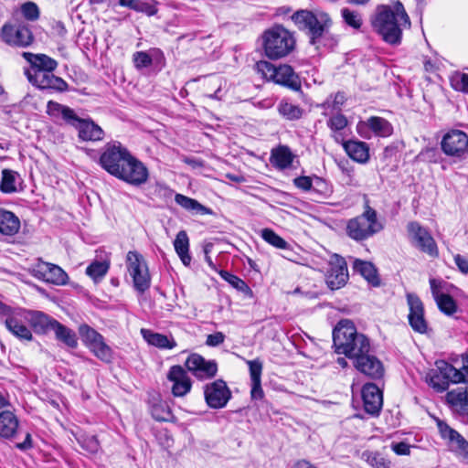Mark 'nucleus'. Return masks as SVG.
<instances>
[{
	"mask_svg": "<svg viewBox=\"0 0 468 468\" xmlns=\"http://www.w3.org/2000/svg\"><path fill=\"white\" fill-rule=\"evenodd\" d=\"M333 343L336 350L342 351H369V339L363 334H358L354 323L343 319L333 330Z\"/></svg>",
	"mask_w": 468,
	"mask_h": 468,
	"instance_id": "nucleus-5",
	"label": "nucleus"
},
{
	"mask_svg": "<svg viewBox=\"0 0 468 468\" xmlns=\"http://www.w3.org/2000/svg\"><path fill=\"white\" fill-rule=\"evenodd\" d=\"M294 186L304 191H310L313 189V180L309 176H298L293 180Z\"/></svg>",
	"mask_w": 468,
	"mask_h": 468,
	"instance_id": "nucleus-59",
	"label": "nucleus"
},
{
	"mask_svg": "<svg viewBox=\"0 0 468 468\" xmlns=\"http://www.w3.org/2000/svg\"><path fill=\"white\" fill-rule=\"evenodd\" d=\"M354 270L359 272L371 284L378 285L377 270L371 262L356 260L354 261Z\"/></svg>",
	"mask_w": 468,
	"mask_h": 468,
	"instance_id": "nucleus-37",
	"label": "nucleus"
},
{
	"mask_svg": "<svg viewBox=\"0 0 468 468\" xmlns=\"http://www.w3.org/2000/svg\"><path fill=\"white\" fill-rule=\"evenodd\" d=\"M449 446L468 461V441L459 432L449 442Z\"/></svg>",
	"mask_w": 468,
	"mask_h": 468,
	"instance_id": "nucleus-46",
	"label": "nucleus"
},
{
	"mask_svg": "<svg viewBox=\"0 0 468 468\" xmlns=\"http://www.w3.org/2000/svg\"><path fill=\"white\" fill-rule=\"evenodd\" d=\"M454 262L457 265L459 271L463 273H468V259L460 255L456 254L454 256Z\"/></svg>",
	"mask_w": 468,
	"mask_h": 468,
	"instance_id": "nucleus-62",
	"label": "nucleus"
},
{
	"mask_svg": "<svg viewBox=\"0 0 468 468\" xmlns=\"http://www.w3.org/2000/svg\"><path fill=\"white\" fill-rule=\"evenodd\" d=\"M224 335L220 332L216 334L208 335L207 337V344L209 346H217L224 341Z\"/></svg>",
	"mask_w": 468,
	"mask_h": 468,
	"instance_id": "nucleus-63",
	"label": "nucleus"
},
{
	"mask_svg": "<svg viewBox=\"0 0 468 468\" xmlns=\"http://www.w3.org/2000/svg\"><path fill=\"white\" fill-rule=\"evenodd\" d=\"M17 176L18 175L15 171L4 169L0 181V190L5 194L16 192Z\"/></svg>",
	"mask_w": 468,
	"mask_h": 468,
	"instance_id": "nucleus-41",
	"label": "nucleus"
},
{
	"mask_svg": "<svg viewBox=\"0 0 468 468\" xmlns=\"http://www.w3.org/2000/svg\"><path fill=\"white\" fill-rule=\"evenodd\" d=\"M409 306L408 321L410 327L417 333L424 334L428 330V322L425 319L424 305L420 298L412 292L406 295Z\"/></svg>",
	"mask_w": 468,
	"mask_h": 468,
	"instance_id": "nucleus-16",
	"label": "nucleus"
},
{
	"mask_svg": "<svg viewBox=\"0 0 468 468\" xmlns=\"http://www.w3.org/2000/svg\"><path fill=\"white\" fill-rule=\"evenodd\" d=\"M374 29L382 38L392 45L401 40L402 29L410 27V21L400 2H397L393 9L384 7L372 21Z\"/></svg>",
	"mask_w": 468,
	"mask_h": 468,
	"instance_id": "nucleus-2",
	"label": "nucleus"
},
{
	"mask_svg": "<svg viewBox=\"0 0 468 468\" xmlns=\"http://www.w3.org/2000/svg\"><path fill=\"white\" fill-rule=\"evenodd\" d=\"M21 12L23 16L30 21H35L39 16V9L37 5L33 2H27L22 5Z\"/></svg>",
	"mask_w": 468,
	"mask_h": 468,
	"instance_id": "nucleus-55",
	"label": "nucleus"
},
{
	"mask_svg": "<svg viewBox=\"0 0 468 468\" xmlns=\"http://www.w3.org/2000/svg\"><path fill=\"white\" fill-rule=\"evenodd\" d=\"M341 16L345 23L355 29H359L363 24L362 16L356 11L345 7L341 10Z\"/></svg>",
	"mask_w": 468,
	"mask_h": 468,
	"instance_id": "nucleus-45",
	"label": "nucleus"
},
{
	"mask_svg": "<svg viewBox=\"0 0 468 468\" xmlns=\"http://www.w3.org/2000/svg\"><path fill=\"white\" fill-rule=\"evenodd\" d=\"M78 441L81 448L90 453H96L100 449L99 441L94 435L82 436L81 438L78 439Z\"/></svg>",
	"mask_w": 468,
	"mask_h": 468,
	"instance_id": "nucleus-52",
	"label": "nucleus"
},
{
	"mask_svg": "<svg viewBox=\"0 0 468 468\" xmlns=\"http://www.w3.org/2000/svg\"><path fill=\"white\" fill-rule=\"evenodd\" d=\"M446 283L441 280L430 279V286L432 297L435 300L447 293L445 291Z\"/></svg>",
	"mask_w": 468,
	"mask_h": 468,
	"instance_id": "nucleus-56",
	"label": "nucleus"
},
{
	"mask_svg": "<svg viewBox=\"0 0 468 468\" xmlns=\"http://www.w3.org/2000/svg\"><path fill=\"white\" fill-rule=\"evenodd\" d=\"M71 125L79 131V137L83 141H100L103 138V130L92 121L77 116Z\"/></svg>",
	"mask_w": 468,
	"mask_h": 468,
	"instance_id": "nucleus-24",
	"label": "nucleus"
},
{
	"mask_svg": "<svg viewBox=\"0 0 468 468\" xmlns=\"http://www.w3.org/2000/svg\"><path fill=\"white\" fill-rule=\"evenodd\" d=\"M295 47L292 34L282 26H276L263 34V48L266 56L278 59L289 55Z\"/></svg>",
	"mask_w": 468,
	"mask_h": 468,
	"instance_id": "nucleus-6",
	"label": "nucleus"
},
{
	"mask_svg": "<svg viewBox=\"0 0 468 468\" xmlns=\"http://www.w3.org/2000/svg\"><path fill=\"white\" fill-rule=\"evenodd\" d=\"M362 399L366 412L378 416L382 409L383 396L376 384L367 383L363 386Z\"/></svg>",
	"mask_w": 468,
	"mask_h": 468,
	"instance_id": "nucleus-21",
	"label": "nucleus"
},
{
	"mask_svg": "<svg viewBox=\"0 0 468 468\" xmlns=\"http://www.w3.org/2000/svg\"><path fill=\"white\" fill-rule=\"evenodd\" d=\"M20 229L19 218L11 211L0 208V233L15 235Z\"/></svg>",
	"mask_w": 468,
	"mask_h": 468,
	"instance_id": "nucleus-31",
	"label": "nucleus"
},
{
	"mask_svg": "<svg viewBox=\"0 0 468 468\" xmlns=\"http://www.w3.org/2000/svg\"><path fill=\"white\" fill-rule=\"evenodd\" d=\"M27 322L36 333L46 334L52 331L57 320L39 311H27Z\"/></svg>",
	"mask_w": 468,
	"mask_h": 468,
	"instance_id": "nucleus-27",
	"label": "nucleus"
},
{
	"mask_svg": "<svg viewBox=\"0 0 468 468\" xmlns=\"http://www.w3.org/2000/svg\"><path fill=\"white\" fill-rule=\"evenodd\" d=\"M79 334L85 346L93 350L105 351L109 346L101 334L90 325L83 324L79 327Z\"/></svg>",
	"mask_w": 468,
	"mask_h": 468,
	"instance_id": "nucleus-25",
	"label": "nucleus"
},
{
	"mask_svg": "<svg viewBox=\"0 0 468 468\" xmlns=\"http://www.w3.org/2000/svg\"><path fill=\"white\" fill-rule=\"evenodd\" d=\"M292 160V154L287 146H279L271 151V162L279 169L288 168L291 166Z\"/></svg>",
	"mask_w": 468,
	"mask_h": 468,
	"instance_id": "nucleus-34",
	"label": "nucleus"
},
{
	"mask_svg": "<svg viewBox=\"0 0 468 468\" xmlns=\"http://www.w3.org/2000/svg\"><path fill=\"white\" fill-rule=\"evenodd\" d=\"M249 366L250 381L261 380L263 363L260 358L246 360Z\"/></svg>",
	"mask_w": 468,
	"mask_h": 468,
	"instance_id": "nucleus-51",
	"label": "nucleus"
},
{
	"mask_svg": "<svg viewBox=\"0 0 468 468\" xmlns=\"http://www.w3.org/2000/svg\"><path fill=\"white\" fill-rule=\"evenodd\" d=\"M18 426L19 420L13 411L5 410L0 412V438H13Z\"/></svg>",
	"mask_w": 468,
	"mask_h": 468,
	"instance_id": "nucleus-29",
	"label": "nucleus"
},
{
	"mask_svg": "<svg viewBox=\"0 0 468 468\" xmlns=\"http://www.w3.org/2000/svg\"><path fill=\"white\" fill-rule=\"evenodd\" d=\"M273 81L294 90H298L301 88V81L298 75L294 72L293 69L287 64L280 65L276 68Z\"/></svg>",
	"mask_w": 468,
	"mask_h": 468,
	"instance_id": "nucleus-26",
	"label": "nucleus"
},
{
	"mask_svg": "<svg viewBox=\"0 0 468 468\" xmlns=\"http://www.w3.org/2000/svg\"><path fill=\"white\" fill-rule=\"evenodd\" d=\"M141 334L144 339L151 346L158 348L173 349L176 346V343L173 337L165 335L154 333L149 329H142Z\"/></svg>",
	"mask_w": 468,
	"mask_h": 468,
	"instance_id": "nucleus-30",
	"label": "nucleus"
},
{
	"mask_svg": "<svg viewBox=\"0 0 468 468\" xmlns=\"http://www.w3.org/2000/svg\"><path fill=\"white\" fill-rule=\"evenodd\" d=\"M205 400L212 409H221L227 405L231 398V392L227 383L217 379L204 387Z\"/></svg>",
	"mask_w": 468,
	"mask_h": 468,
	"instance_id": "nucleus-15",
	"label": "nucleus"
},
{
	"mask_svg": "<svg viewBox=\"0 0 468 468\" xmlns=\"http://www.w3.org/2000/svg\"><path fill=\"white\" fill-rule=\"evenodd\" d=\"M451 86L457 91L468 94V74L456 72L451 77Z\"/></svg>",
	"mask_w": 468,
	"mask_h": 468,
	"instance_id": "nucleus-48",
	"label": "nucleus"
},
{
	"mask_svg": "<svg viewBox=\"0 0 468 468\" xmlns=\"http://www.w3.org/2000/svg\"><path fill=\"white\" fill-rule=\"evenodd\" d=\"M441 150L446 155L465 158L468 156V135L461 130L448 132L441 140Z\"/></svg>",
	"mask_w": 468,
	"mask_h": 468,
	"instance_id": "nucleus-12",
	"label": "nucleus"
},
{
	"mask_svg": "<svg viewBox=\"0 0 468 468\" xmlns=\"http://www.w3.org/2000/svg\"><path fill=\"white\" fill-rule=\"evenodd\" d=\"M2 38L9 45L26 47L29 45L33 37L30 30L26 27L4 26L2 28Z\"/></svg>",
	"mask_w": 468,
	"mask_h": 468,
	"instance_id": "nucleus-23",
	"label": "nucleus"
},
{
	"mask_svg": "<svg viewBox=\"0 0 468 468\" xmlns=\"http://www.w3.org/2000/svg\"><path fill=\"white\" fill-rule=\"evenodd\" d=\"M130 155V152L121 143H108L100 157V165L109 174L115 176L120 172L121 167H123Z\"/></svg>",
	"mask_w": 468,
	"mask_h": 468,
	"instance_id": "nucleus-7",
	"label": "nucleus"
},
{
	"mask_svg": "<svg viewBox=\"0 0 468 468\" xmlns=\"http://www.w3.org/2000/svg\"><path fill=\"white\" fill-rule=\"evenodd\" d=\"M276 68L271 62L266 60L258 61L255 64L256 71L262 76L263 79L267 80H272L275 77Z\"/></svg>",
	"mask_w": 468,
	"mask_h": 468,
	"instance_id": "nucleus-49",
	"label": "nucleus"
},
{
	"mask_svg": "<svg viewBox=\"0 0 468 468\" xmlns=\"http://www.w3.org/2000/svg\"><path fill=\"white\" fill-rule=\"evenodd\" d=\"M175 201L176 204L181 206L183 208L188 211H194L197 214L200 215H211L212 210L202 204H200L197 200L184 196L182 194H176L175 197Z\"/></svg>",
	"mask_w": 468,
	"mask_h": 468,
	"instance_id": "nucleus-35",
	"label": "nucleus"
},
{
	"mask_svg": "<svg viewBox=\"0 0 468 468\" xmlns=\"http://www.w3.org/2000/svg\"><path fill=\"white\" fill-rule=\"evenodd\" d=\"M110 268L109 261H94L86 269V274L94 282L101 280Z\"/></svg>",
	"mask_w": 468,
	"mask_h": 468,
	"instance_id": "nucleus-39",
	"label": "nucleus"
},
{
	"mask_svg": "<svg viewBox=\"0 0 468 468\" xmlns=\"http://www.w3.org/2000/svg\"><path fill=\"white\" fill-rule=\"evenodd\" d=\"M115 177L131 185L140 186L147 181L148 170L142 162L131 154Z\"/></svg>",
	"mask_w": 468,
	"mask_h": 468,
	"instance_id": "nucleus-14",
	"label": "nucleus"
},
{
	"mask_svg": "<svg viewBox=\"0 0 468 468\" xmlns=\"http://www.w3.org/2000/svg\"><path fill=\"white\" fill-rule=\"evenodd\" d=\"M23 57L30 66L25 70L28 81L40 90H53L65 91L68 90L67 82L60 77L54 75L58 62L45 54H33L24 52Z\"/></svg>",
	"mask_w": 468,
	"mask_h": 468,
	"instance_id": "nucleus-1",
	"label": "nucleus"
},
{
	"mask_svg": "<svg viewBox=\"0 0 468 468\" xmlns=\"http://www.w3.org/2000/svg\"><path fill=\"white\" fill-rule=\"evenodd\" d=\"M278 112L286 120H299L303 113V110L292 102L282 101L278 105Z\"/></svg>",
	"mask_w": 468,
	"mask_h": 468,
	"instance_id": "nucleus-38",
	"label": "nucleus"
},
{
	"mask_svg": "<svg viewBox=\"0 0 468 468\" xmlns=\"http://www.w3.org/2000/svg\"><path fill=\"white\" fill-rule=\"evenodd\" d=\"M186 367L197 378L206 379L216 376L218 365L213 360H206L197 353L191 354L186 360Z\"/></svg>",
	"mask_w": 468,
	"mask_h": 468,
	"instance_id": "nucleus-19",
	"label": "nucleus"
},
{
	"mask_svg": "<svg viewBox=\"0 0 468 468\" xmlns=\"http://www.w3.org/2000/svg\"><path fill=\"white\" fill-rule=\"evenodd\" d=\"M437 426L441 438L447 440L448 443L452 441L454 435L457 434L455 430L441 420H437Z\"/></svg>",
	"mask_w": 468,
	"mask_h": 468,
	"instance_id": "nucleus-58",
	"label": "nucleus"
},
{
	"mask_svg": "<svg viewBox=\"0 0 468 468\" xmlns=\"http://www.w3.org/2000/svg\"><path fill=\"white\" fill-rule=\"evenodd\" d=\"M328 126L334 131H341L347 125V120L345 115L337 113L328 120Z\"/></svg>",
	"mask_w": 468,
	"mask_h": 468,
	"instance_id": "nucleus-57",
	"label": "nucleus"
},
{
	"mask_svg": "<svg viewBox=\"0 0 468 468\" xmlns=\"http://www.w3.org/2000/svg\"><path fill=\"white\" fill-rule=\"evenodd\" d=\"M47 113L53 118L62 117L70 125L77 120V115L72 109L53 101L48 102Z\"/></svg>",
	"mask_w": 468,
	"mask_h": 468,
	"instance_id": "nucleus-32",
	"label": "nucleus"
},
{
	"mask_svg": "<svg viewBox=\"0 0 468 468\" xmlns=\"http://www.w3.org/2000/svg\"><path fill=\"white\" fill-rule=\"evenodd\" d=\"M27 310L25 309L12 310L6 314L5 324L8 331L15 336L20 340L29 341L32 339V334L26 325V322H27Z\"/></svg>",
	"mask_w": 468,
	"mask_h": 468,
	"instance_id": "nucleus-18",
	"label": "nucleus"
},
{
	"mask_svg": "<svg viewBox=\"0 0 468 468\" xmlns=\"http://www.w3.org/2000/svg\"><path fill=\"white\" fill-rule=\"evenodd\" d=\"M463 360L465 364L461 369H457L445 360H438L435 364L437 369L447 379L448 383L468 382V355L465 357L463 356Z\"/></svg>",
	"mask_w": 468,
	"mask_h": 468,
	"instance_id": "nucleus-22",
	"label": "nucleus"
},
{
	"mask_svg": "<svg viewBox=\"0 0 468 468\" xmlns=\"http://www.w3.org/2000/svg\"><path fill=\"white\" fill-rule=\"evenodd\" d=\"M383 228L382 222L378 218L377 211L367 201L363 213L347 221L346 232L350 239L363 241L381 231Z\"/></svg>",
	"mask_w": 468,
	"mask_h": 468,
	"instance_id": "nucleus-4",
	"label": "nucleus"
},
{
	"mask_svg": "<svg viewBox=\"0 0 468 468\" xmlns=\"http://www.w3.org/2000/svg\"><path fill=\"white\" fill-rule=\"evenodd\" d=\"M292 21L301 30H305L311 44L314 45L325 35L333 25L330 16L319 9L298 10L292 16Z\"/></svg>",
	"mask_w": 468,
	"mask_h": 468,
	"instance_id": "nucleus-3",
	"label": "nucleus"
},
{
	"mask_svg": "<svg viewBox=\"0 0 468 468\" xmlns=\"http://www.w3.org/2000/svg\"><path fill=\"white\" fill-rule=\"evenodd\" d=\"M446 399L452 406L463 409L468 406V390L462 388L451 390L446 394Z\"/></svg>",
	"mask_w": 468,
	"mask_h": 468,
	"instance_id": "nucleus-42",
	"label": "nucleus"
},
{
	"mask_svg": "<svg viewBox=\"0 0 468 468\" xmlns=\"http://www.w3.org/2000/svg\"><path fill=\"white\" fill-rule=\"evenodd\" d=\"M348 270L346 260L334 254L329 261V267L325 275V282L331 290H338L348 281Z\"/></svg>",
	"mask_w": 468,
	"mask_h": 468,
	"instance_id": "nucleus-13",
	"label": "nucleus"
},
{
	"mask_svg": "<svg viewBox=\"0 0 468 468\" xmlns=\"http://www.w3.org/2000/svg\"><path fill=\"white\" fill-rule=\"evenodd\" d=\"M29 272L38 280L56 285L66 284L69 279L62 268L41 260L30 267Z\"/></svg>",
	"mask_w": 468,
	"mask_h": 468,
	"instance_id": "nucleus-11",
	"label": "nucleus"
},
{
	"mask_svg": "<svg viewBox=\"0 0 468 468\" xmlns=\"http://www.w3.org/2000/svg\"><path fill=\"white\" fill-rule=\"evenodd\" d=\"M133 63L136 69H141L150 67L153 59L150 55L144 51H137L133 55Z\"/></svg>",
	"mask_w": 468,
	"mask_h": 468,
	"instance_id": "nucleus-54",
	"label": "nucleus"
},
{
	"mask_svg": "<svg viewBox=\"0 0 468 468\" xmlns=\"http://www.w3.org/2000/svg\"><path fill=\"white\" fill-rule=\"evenodd\" d=\"M122 6L128 7L135 11H142V3L139 0H119Z\"/></svg>",
	"mask_w": 468,
	"mask_h": 468,
	"instance_id": "nucleus-64",
	"label": "nucleus"
},
{
	"mask_svg": "<svg viewBox=\"0 0 468 468\" xmlns=\"http://www.w3.org/2000/svg\"><path fill=\"white\" fill-rule=\"evenodd\" d=\"M429 384L435 388L437 391H444L448 388V382L439 370L432 369L428 374Z\"/></svg>",
	"mask_w": 468,
	"mask_h": 468,
	"instance_id": "nucleus-47",
	"label": "nucleus"
},
{
	"mask_svg": "<svg viewBox=\"0 0 468 468\" xmlns=\"http://www.w3.org/2000/svg\"><path fill=\"white\" fill-rule=\"evenodd\" d=\"M348 358L354 360L356 368L372 379H379L384 376L382 362L369 353H344Z\"/></svg>",
	"mask_w": 468,
	"mask_h": 468,
	"instance_id": "nucleus-10",
	"label": "nucleus"
},
{
	"mask_svg": "<svg viewBox=\"0 0 468 468\" xmlns=\"http://www.w3.org/2000/svg\"><path fill=\"white\" fill-rule=\"evenodd\" d=\"M167 379L173 383L171 390L175 397H183L191 390L192 381L181 366L171 367Z\"/></svg>",
	"mask_w": 468,
	"mask_h": 468,
	"instance_id": "nucleus-20",
	"label": "nucleus"
},
{
	"mask_svg": "<svg viewBox=\"0 0 468 468\" xmlns=\"http://www.w3.org/2000/svg\"><path fill=\"white\" fill-rule=\"evenodd\" d=\"M175 250L183 264L188 266L191 262L189 255V239L185 230H180L174 240Z\"/></svg>",
	"mask_w": 468,
	"mask_h": 468,
	"instance_id": "nucleus-33",
	"label": "nucleus"
},
{
	"mask_svg": "<svg viewBox=\"0 0 468 468\" xmlns=\"http://www.w3.org/2000/svg\"><path fill=\"white\" fill-rule=\"evenodd\" d=\"M409 239L411 244L420 251L431 257L438 256V248L428 229L420 226L417 221L409 222L407 225Z\"/></svg>",
	"mask_w": 468,
	"mask_h": 468,
	"instance_id": "nucleus-9",
	"label": "nucleus"
},
{
	"mask_svg": "<svg viewBox=\"0 0 468 468\" xmlns=\"http://www.w3.org/2000/svg\"><path fill=\"white\" fill-rule=\"evenodd\" d=\"M126 261L135 290L141 293L144 292L151 284V276L145 260L138 252L129 251Z\"/></svg>",
	"mask_w": 468,
	"mask_h": 468,
	"instance_id": "nucleus-8",
	"label": "nucleus"
},
{
	"mask_svg": "<svg viewBox=\"0 0 468 468\" xmlns=\"http://www.w3.org/2000/svg\"><path fill=\"white\" fill-rule=\"evenodd\" d=\"M390 448L398 455H409L410 453V446L404 441H393L390 444Z\"/></svg>",
	"mask_w": 468,
	"mask_h": 468,
	"instance_id": "nucleus-60",
	"label": "nucleus"
},
{
	"mask_svg": "<svg viewBox=\"0 0 468 468\" xmlns=\"http://www.w3.org/2000/svg\"><path fill=\"white\" fill-rule=\"evenodd\" d=\"M343 147L347 155L354 161L365 164L369 159V147L367 143L360 141H346Z\"/></svg>",
	"mask_w": 468,
	"mask_h": 468,
	"instance_id": "nucleus-28",
	"label": "nucleus"
},
{
	"mask_svg": "<svg viewBox=\"0 0 468 468\" xmlns=\"http://www.w3.org/2000/svg\"><path fill=\"white\" fill-rule=\"evenodd\" d=\"M151 414L154 420L159 421H167L171 417L170 410L162 403L153 405Z\"/></svg>",
	"mask_w": 468,
	"mask_h": 468,
	"instance_id": "nucleus-53",
	"label": "nucleus"
},
{
	"mask_svg": "<svg viewBox=\"0 0 468 468\" xmlns=\"http://www.w3.org/2000/svg\"><path fill=\"white\" fill-rule=\"evenodd\" d=\"M261 236L267 243L277 249L287 250L290 248L289 243L271 229H261Z\"/></svg>",
	"mask_w": 468,
	"mask_h": 468,
	"instance_id": "nucleus-43",
	"label": "nucleus"
},
{
	"mask_svg": "<svg viewBox=\"0 0 468 468\" xmlns=\"http://www.w3.org/2000/svg\"><path fill=\"white\" fill-rule=\"evenodd\" d=\"M435 302L439 310L446 315L450 316L457 312V303L455 300L448 293L441 295V297L435 300Z\"/></svg>",
	"mask_w": 468,
	"mask_h": 468,
	"instance_id": "nucleus-44",
	"label": "nucleus"
},
{
	"mask_svg": "<svg viewBox=\"0 0 468 468\" xmlns=\"http://www.w3.org/2000/svg\"><path fill=\"white\" fill-rule=\"evenodd\" d=\"M356 128L357 133L364 138L371 137L369 132L378 137H388L393 133L392 124L378 116H371L364 122H359Z\"/></svg>",
	"mask_w": 468,
	"mask_h": 468,
	"instance_id": "nucleus-17",
	"label": "nucleus"
},
{
	"mask_svg": "<svg viewBox=\"0 0 468 468\" xmlns=\"http://www.w3.org/2000/svg\"><path fill=\"white\" fill-rule=\"evenodd\" d=\"M361 458L372 468H390L391 463L386 459L380 452L365 451Z\"/></svg>",
	"mask_w": 468,
	"mask_h": 468,
	"instance_id": "nucleus-40",
	"label": "nucleus"
},
{
	"mask_svg": "<svg viewBox=\"0 0 468 468\" xmlns=\"http://www.w3.org/2000/svg\"><path fill=\"white\" fill-rule=\"evenodd\" d=\"M219 275L222 279L227 281L229 284L240 292H245L249 289L248 285L243 280L234 274L229 273L227 271H220Z\"/></svg>",
	"mask_w": 468,
	"mask_h": 468,
	"instance_id": "nucleus-50",
	"label": "nucleus"
},
{
	"mask_svg": "<svg viewBox=\"0 0 468 468\" xmlns=\"http://www.w3.org/2000/svg\"><path fill=\"white\" fill-rule=\"evenodd\" d=\"M250 396L255 400L263 399L264 392L261 388V380L251 381Z\"/></svg>",
	"mask_w": 468,
	"mask_h": 468,
	"instance_id": "nucleus-61",
	"label": "nucleus"
},
{
	"mask_svg": "<svg viewBox=\"0 0 468 468\" xmlns=\"http://www.w3.org/2000/svg\"><path fill=\"white\" fill-rule=\"evenodd\" d=\"M52 331L55 333L57 340L64 343L68 347L75 348L77 346V335L70 328L57 321Z\"/></svg>",
	"mask_w": 468,
	"mask_h": 468,
	"instance_id": "nucleus-36",
	"label": "nucleus"
}]
</instances>
